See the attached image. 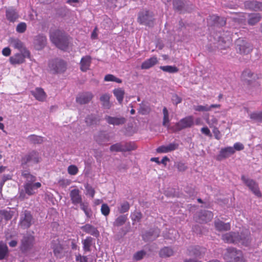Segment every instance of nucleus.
<instances>
[{
	"mask_svg": "<svg viewBox=\"0 0 262 262\" xmlns=\"http://www.w3.org/2000/svg\"><path fill=\"white\" fill-rule=\"evenodd\" d=\"M206 122L211 127L212 126L217 124L218 120L214 116H212L210 119L208 118L206 119Z\"/></svg>",
	"mask_w": 262,
	"mask_h": 262,
	"instance_id": "680f3d73",
	"label": "nucleus"
},
{
	"mask_svg": "<svg viewBox=\"0 0 262 262\" xmlns=\"http://www.w3.org/2000/svg\"><path fill=\"white\" fill-rule=\"evenodd\" d=\"M173 254V250L168 247H165L160 250L159 255L161 257L166 258L170 257Z\"/></svg>",
	"mask_w": 262,
	"mask_h": 262,
	"instance_id": "c9c22d12",
	"label": "nucleus"
},
{
	"mask_svg": "<svg viewBox=\"0 0 262 262\" xmlns=\"http://www.w3.org/2000/svg\"><path fill=\"white\" fill-rule=\"evenodd\" d=\"M214 138L217 140H220L221 138V132L216 127H214L212 130Z\"/></svg>",
	"mask_w": 262,
	"mask_h": 262,
	"instance_id": "774afa93",
	"label": "nucleus"
},
{
	"mask_svg": "<svg viewBox=\"0 0 262 262\" xmlns=\"http://www.w3.org/2000/svg\"><path fill=\"white\" fill-rule=\"evenodd\" d=\"M6 17L10 23L15 22L19 17L17 10L13 7H10L6 10Z\"/></svg>",
	"mask_w": 262,
	"mask_h": 262,
	"instance_id": "2eb2a0df",
	"label": "nucleus"
},
{
	"mask_svg": "<svg viewBox=\"0 0 262 262\" xmlns=\"http://www.w3.org/2000/svg\"><path fill=\"white\" fill-rule=\"evenodd\" d=\"M178 234V232L174 229H169L168 231V235L166 236L165 237L172 240H174L176 239Z\"/></svg>",
	"mask_w": 262,
	"mask_h": 262,
	"instance_id": "6e6d98bb",
	"label": "nucleus"
},
{
	"mask_svg": "<svg viewBox=\"0 0 262 262\" xmlns=\"http://www.w3.org/2000/svg\"><path fill=\"white\" fill-rule=\"evenodd\" d=\"M51 41L58 48L66 50L69 46V38L64 32L59 29H51L49 33Z\"/></svg>",
	"mask_w": 262,
	"mask_h": 262,
	"instance_id": "f257e3e1",
	"label": "nucleus"
},
{
	"mask_svg": "<svg viewBox=\"0 0 262 262\" xmlns=\"http://www.w3.org/2000/svg\"><path fill=\"white\" fill-rule=\"evenodd\" d=\"M174 166L177 169L178 171L180 172L185 171L188 168L186 163L183 161L176 162Z\"/></svg>",
	"mask_w": 262,
	"mask_h": 262,
	"instance_id": "79ce46f5",
	"label": "nucleus"
},
{
	"mask_svg": "<svg viewBox=\"0 0 262 262\" xmlns=\"http://www.w3.org/2000/svg\"><path fill=\"white\" fill-rule=\"evenodd\" d=\"M250 118L257 121L262 122V112L259 113H253L251 114Z\"/></svg>",
	"mask_w": 262,
	"mask_h": 262,
	"instance_id": "4d7b16f0",
	"label": "nucleus"
},
{
	"mask_svg": "<svg viewBox=\"0 0 262 262\" xmlns=\"http://www.w3.org/2000/svg\"><path fill=\"white\" fill-rule=\"evenodd\" d=\"M163 119L162 124L164 126L166 127L167 129H170L169 128V113L166 107H164L163 109Z\"/></svg>",
	"mask_w": 262,
	"mask_h": 262,
	"instance_id": "4c0bfd02",
	"label": "nucleus"
},
{
	"mask_svg": "<svg viewBox=\"0 0 262 262\" xmlns=\"http://www.w3.org/2000/svg\"><path fill=\"white\" fill-rule=\"evenodd\" d=\"M127 219L126 215H121L119 216L114 221L113 225L115 226L119 227L124 225Z\"/></svg>",
	"mask_w": 262,
	"mask_h": 262,
	"instance_id": "58836bf2",
	"label": "nucleus"
},
{
	"mask_svg": "<svg viewBox=\"0 0 262 262\" xmlns=\"http://www.w3.org/2000/svg\"><path fill=\"white\" fill-rule=\"evenodd\" d=\"M25 190L27 194L30 195L35 193V186H34L33 181H29L25 186Z\"/></svg>",
	"mask_w": 262,
	"mask_h": 262,
	"instance_id": "e433bc0d",
	"label": "nucleus"
},
{
	"mask_svg": "<svg viewBox=\"0 0 262 262\" xmlns=\"http://www.w3.org/2000/svg\"><path fill=\"white\" fill-rule=\"evenodd\" d=\"M0 213L6 221L10 220L13 215L12 213L10 211L6 210L1 211Z\"/></svg>",
	"mask_w": 262,
	"mask_h": 262,
	"instance_id": "052dcab7",
	"label": "nucleus"
},
{
	"mask_svg": "<svg viewBox=\"0 0 262 262\" xmlns=\"http://www.w3.org/2000/svg\"><path fill=\"white\" fill-rule=\"evenodd\" d=\"M22 176L24 179L27 180H34L35 177L30 174V172L28 170H24L22 172Z\"/></svg>",
	"mask_w": 262,
	"mask_h": 262,
	"instance_id": "e2e57ef3",
	"label": "nucleus"
},
{
	"mask_svg": "<svg viewBox=\"0 0 262 262\" xmlns=\"http://www.w3.org/2000/svg\"><path fill=\"white\" fill-rule=\"evenodd\" d=\"M174 9L178 11H182L184 6L183 0H174L173 3Z\"/></svg>",
	"mask_w": 262,
	"mask_h": 262,
	"instance_id": "8fccbe9b",
	"label": "nucleus"
},
{
	"mask_svg": "<svg viewBox=\"0 0 262 262\" xmlns=\"http://www.w3.org/2000/svg\"><path fill=\"white\" fill-rule=\"evenodd\" d=\"M93 238L91 236H88L82 241L83 249L85 252L91 251V247L93 245Z\"/></svg>",
	"mask_w": 262,
	"mask_h": 262,
	"instance_id": "f704fd0d",
	"label": "nucleus"
},
{
	"mask_svg": "<svg viewBox=\"0 0 262 262\" xmlns=\"http://www.w3.org/2000/svg\"><path fill=\"white\" fill-rule=\"evenodd\" d=\"M206 249L199 246H189L187 250V254L196 258H202L205 254Z\"/></svg>",
	"mask_w": 262,
	"mask_h": 262,
	"instance_id": "9d476101",
	"label": "nucleus"
},
{
	"mask_svg": "<svg viewBox=\"0 0 262 262\" xmlns=\"http://www.w3.org/2000/svg\"><path fill=\"white\" fill-rule=\"evenodd\" d=\"M34 243V237L33 236L24 237L21 241V249L23 251H27L32 248Z\"/></svg>",
	"mask_w": 262,
	"mask_h": 262,
	"instance_id": "4468645a",
	"label": "nucleus"
},
{
	"mask_svg": "<svg viewBox=\"0 0 262 262\" xmlns=\"http://www.w3.org/2000/svg\"><path fill=\"white\" fill-rule=\"evenodd\" d=\"M81 229L83 231L86 233L90 234L96 237L99 236V232L97 229L92 225L86 224L85 225L82 226Z\"/></svg>",
	"mask_w": 262,
	"mask_h": 262,
	"instance_id": "393cba45",
	"label": "nucleus"
},
{
	"mask_svg": "<svg viewBox=\"0 0 262 262\" xmlns=\"http://www.w3.org/2000/svg\"><path fill=\"white\" fill-rule=\"evenodd\" d=\"M261 77V75L258 76L257 74L252 73L250 70L246 69L243 72L241 78L242 80L245 81L247 83V84L249 85L253 80L258 79Z\"/></svg>",
	"mask_w": 262,
	"mask_h": 262,
	"instance_id": "f8f14e48",
	"label": "nucleus"
},
{
	"mask_svg": "<svg viewBox=\"0 0 262 262\" xmlns=\"http://www.w3.org/2000/svg\"><path fill=\"white\" fill-rule=\"evenodd\" d=\"M162 71L169 73H175L178 72L179 69L176 66H161L160 68Z\"/></svg>",
	"mask_w": 262,
	"mask_h": 262,
	"instance_id": "c03bdc74",
	"label": "nucleus"
},
{
	"mask_svg": "<svg viewBox=\"0 0 262 262\" xmlns=\"http://www.w3.org/2000/svg\"><path fill=\"white\" fill-rule=\"evenodd\" d=\"M40 160L41 157L39 154L35 150H32L22 157L21 164L22 165L30 162L33 164H37L40 162Z\"/></svg>",
	"mask_w": 262,
	"mask_h": 262,
	"instance_id": "1a4fd4ad",
	"label": "nucleus"
},
{
	"mask_svg": "<svg viewBox=\"0 0 262 262\" xmlns=\"http://www.w3.org/2000/svg\"><path fill=\"white\" fill-rule=\"evenodd\" d=\"M30 141L33 144H41L43 142V138L35 135H31L28 137Z\"/></svg>",
	"mask_w": 262,
	"mask_h": 262,
	"instance_id": "a19ab883",
	"label": "nucleus"
},
{
	"mask_svg": "<svg viewBox=\"0 0 262 262\" xmlns=\"http://www.w3.org/2000/svg\"><path fill=\"white\" fill-rule=\"evenodd\" d=\"M105 119L109 124H112L113 125H122L124 124L126 121V119L123 117H116L106 116L105 117Z\"/></svg>",
	"mask_w": 262,
	"mask_h": 262,
	"instance_id": "5701e85b",
	"label": "nucleus"
},
{
	"mask_svg": "<svg viewBox=\"0 0 262 262\" xmlns=\"http://www.w3.org/2000/svg\"><path fill=\"white\" fill-rule=\"evenodd\" d=\"M104 80L105 81H113L118 83H121L122 80L119 78L116 77L112 74H107L105 76Z\"/></svg>",
	"mask_w": 262,
	"mask_h": 262,
	"instance_id": "de8ad7c7",
	"label": "nucleus"
},
{
	"mask_svg": "<svg viewBox=\"0 0 262 262\" xmlns=\"http://www.w3.org/2000/svg\"><path fill=\"white\" fill-rule=\"evenodd\" d=\"M138 22L141 25H149L152 21V15L147 10H143L139 13Z\"/></svg>",
	"mask_w": 262,
	"mask_h": 262,
	"instance_id": "9b49d317",
	"label": "nucleus"
},
{
	"mask_svg": "<svg viewBox=\"0 0 262 262\" xmlns=\"http://www.w3.org/2000/svg\"><path fill=\"white\" fill-rule=\"evenodd\" d=\"M124 152L129 151L137 148L136 144L133 142L122 143Z\"/></svg>",
	"mask_w": 262,
	"mask_h": 262,
	"instance_id": "37998d69",
	"label": "nucleus"
},
{
	"mask_svg": "<svg viewBox=\"0 0 262 262\" xmlns=\"http://www.w3.org/2000/svg\"><path fill=\"white\" fill-rule=\"evenodd\" d=\"M222 239L228 244H236L241 242L243 245L248 246L251 242L250 235L247 232L246 235H239L238 233L230 232L222 235Z\"/></svg>",
	"mask_w": 262,
	"mask_h": 262,
	"instance_id": "f03ea898",
	"label": "nucleus"
},
{
	"mask_svg": "<svg viewBox=\"0 0 262 262\" xmlns=\"http://www.w3.org/2000/svg\"><path fill=\"white\" fill-rule=\"evenodd\" d=\"M79 205L80 209L83 211L86 216L89 219L91 218L93 215V212L91 208L90 207L89 203L85 201H83Z\"/></svg>",
	"mask_w": 262,
	"mask_h": 262,
	"instance_id": "c85d7f7f",
	"label": "nucleus"
},
{
	"mask_svg": "<svg viewBox=\"0 0 262 262\" xmlns=\"http://www.w3.org/2000/svg\"><path fill=\"white\" fill-rule=\"evenodd\" d=\"M158 62L157 58L153 56L146 60H145L141 64V68L142 69H148Z\"/></svg>",
	"mask_w": 262,
	"mask_h": 262,
	"instance_id": "cd10ccee",
	"label": "nucleus"
},
{
	"mask_svg": "<svg viewBox=\"0 0 262 262\" xmlns=\"http://www.w3.org/2000/svg\"><path fill=\"white\" fill-rule=\"evenodd\" d=\"M34 47L37 50L43 49L47 44V38L43 35H37L34 41Z\"/></svg>",
	"mask_w": 262,
	"mask_h": 262,
	"instance_id": "6ab92c4d",
	"label": "nucleus"
},
{
	"mask_svg": "<svg viewBox=\"0 0 262 262\" xmlns=\"http://www.w3.org/2000/svg\"><path fill=\"white\" fill-rule=\"evenodd\" d=\"M93 98V95L91 92H84L80 94L76 98V102L80 104L89 103Z\"/></svg>",
	"mask_w": 262,
	"mask_h": 262,
	"instance_id": "f3484780",
	"label": "nucleus"
},
{
	"mask_svg": "<svg viewBox=\"0 0 262 262\" xmlns=\"http://www.w3.org/2000/svg\"><path fill=\"white\" fill-rule=\"evenodd\" d=\"M129 209V204L127 202H124L121 204L118 210L120 213H123L127 212Z\"/></svg>",
	"mask_w": 262,
	"mask_h": 262,
	"instance_id": "864d4df0",
	"label": "nucleus"
},
{
	"mask_svg": "<svg viewBox=\"0 0 262 262\" xmlns=\"http://www.w3.org/2000/svg\"><path fill=\"white\" fill-rule=\"evenodd\" d=\"M142 215L140 212H135L132 215V219L134 221L139 222L142 218Z\"/></svg>",
	"mask_w": 262,
	"mask_h": 262,
	"instance_id": "338daca9",
	"label": "nucleus"
},
{
	"mask_svg": "<svg viewBox=\"0 0 262 262\" xmlns=\"http://www.w3.org/2000/svg\"><path fill=\"white\" fill-rule=\"evenodd\" d=\"M48 67L50 72L54 74H62L67 69V62L62 59L55 58L49 61Z\"/></svg>",
	"mask_w": 262,
	"mask_h": 262,
	"instance_id": "20e7f679",
	"label": "nucleus"
},
{
	"mask_svg": "<svg viewBox=\"0 0 262 262\" xmlns=\"http://www.w3.org/2000/svg\"><path fill=\"white\" fill-rule=\"evenodd\" d=\"M179 144L176 143H171L167 145H162L158 147L156 151L158 153H167L178 149Z\"/></svg>",
	"mask_w": 262,
	"mask_h": 262,
	"instance_id": "412c9836",
	"label": "nucleus"
},
{
	"mask_svg": "<svg viewBox=\"0 0 262 262\" xmlns=\"http://www.w3.org/2000/svg\"><path fill=\"white\" fill-rule=\"evenodd\" d=\"M235 153L234 149L231 146H228L221 149L219 154L216 156L217 161H221L224 159L229 157Z\"/></svg>",
	"mask_w": 262,
	"mask_h": 262,
	"instance_id": "ddd939ff",
	"label": "nucleus"
},
{
	"mask_svg": "<svg viewBox=\"0 0 262 262\" xmlns=\"http://www.w3.org/2000/svg\"><path fill=\"white\" fill-rule=\"evenodd\" d=\"M213 217L212 213L209 211H201L199 213L198 218L196 219V221L200 223H207Z\"/></svg>",
	"mask_w": 262,
	"mask_h": 262,
	"instance_id": "aec40b11",
	"label": "nucleus"
},
{
	"mask_svg": "<svg viewBox=\"0 0 262 262\" xmlns=\"http://www.w3.org/2000/svg\"><path fill=\"white\" fill-rule=\"evenodd\" d=\"M113 92L119 103L121 104L125 94L124 90L122 88H117L113 90Z\"/></svg>",
	"mask_w": 262,
	"mask_h": 262,
	"instance_id": "2f4dec72",
	"label": "nucleus"
},
{
	"mask_svg": "<svg viewBox=\"0 0 262 262\" xmlns=\"http://www.w3.org/2000/svg\"><path fill=\"white\" fill-rule=\"evenodd\" d=\"M99 121L100 119L93 115H89L85 118V122L88 125L96 124L97 123L99 122Z\"/></svg>",
	"mask_w": 262,
	"mask_h": 262,
	"instance_id": "ea45409f",
	"label": "nucleus"
},
{
	"mask_svg": "<svg viewBox=\"0 0 262 262\" xmlns=\"http://www.w3.org/2000/svg\"><path fill=\"white\" fill-rule=\"evenodd\" d=\"M139 108L138 110L139 113L142 115H145L149 112V108L148 106H146L143 102H141L139 104Z\"/></svg>",
	"mask_w": 262,
	"mask_h": 262,
	"instance_id": "3c124183",
	"label": "nucleus"
},
{
	"mask_svg": "<svg viewBox=\"0 0 262 262\" xmlns=\"http://www.w3.org/2000/svg\"><path fill=\"white\" fill-rule=\"evenodd\" d=\"M85 187L86 190V194L90 195L92 198H93L95 192L94 189L88 184L85 185Z\"/></svg>",
	"mask_w": 262,
	"mask_h": 262,
	"instance_id": "0e129e2a",
	"label": "nucleus"
},
{
	"mask_svg": "<svg viewBox=\"0 0 262 262\" xmlns=\"http://www.w3.org/2000/svg\"><path fill=\"white\" fill-rule=\"evenodd\" d=\"M244 183L257 197H261L258 184L255 181H244Z\"/></svg>",
	"mask_w": 262,
	"mask_h": 262,
	"instance_id": "4be33fe9",
	"label": "nucleus"
},
{
	"mask_svg": "<svg viewBox=\"0 0 262 262\" xmlns=\"http://www.w3.org/2000/svg\"><path fill=\"white\" fill-rule=\"evenodd\" d=\"M245 6L247 9L251 10L257 11H262V3L257 1H248L245 4Z\"/></svg>",
	"mask_w": 262,
	"mask_h": 262,
	"instance_id": "a878e982",
	"label": "nucleus"
},
{
	"mask_svg": "<svg viewBox=\"0 0 262 262\" xmlns=\"http://www.w3.org/2000/svg\"><path fill=\"white\" fill-rule=\"evenodd\" d=\"M22 53H16L9 58V61L11 64H20L25 61V58H30V52L26 48L23 49V51H21Z\"/></svg>",
	"mask_w": 262,
	"mask_h": 262,
	"instance_id": "6e6552de",
	"label": "nucleus"
},
{
	"mask_svg": "<svg viewBox=\"0 0 262 262\" xmlns=\"http://www.w3.org/2000/svg\"><path fill=\"white\" fill-rule=\"evenodd\" d=\"M261 18L259 13L250 14L248 15V23L250 26H254L258 23Z\"/></svg>",
	"mask_w": 262,
	"mask_h": 262,
	"instance_id": "473e14b6",
	"label": "nucleus"
},
{
	"mask_svg": "<svg viewBox=\"0 0 262 262\" xmlns=\"http://www.w3.org/2000/svg\"><path fill=\"white\" fill-rule=\"evenodd\" d=\"M235 46L237 52L241 54H248L253 50L252 45L241 38L236 40Z\"/></svg>",
	"mask_w": 262,
	"mask_h": 262,
	"instance_id": "423d86ee",
	"label": "nucleus"
},
{
	"mask_svg": "<svg viewBox=\"0 0 262 262\" xmlns=\"http://www.w3.org/2000/svg\"><path fill=\"white\" fill-rule=\"evenodd\" d=\"M91 60L90 56L86 55L82 57L80 62V70L83 72L88 70L91 64Z\"/></svg>",
	"mask_w": 262,
	"mask_h": 262,
	"instance_id": "bb28decb",
	"label": "nucleus"
},
{
	"mask_svg": "<svg viewBox=\"0 0 262 262\" xmlns=\"http://www.w3.org/2000/svg\"><path fill=\"white\" fill-rule=\"evenodd\" d=\"M34 223V219L31 212L25 210L21 213L18 226L21 228L26 229L29 228Z\"/></svg>",
	"mask_w": 262,
	"mask_h": 262,
	"instance_id": "0eeeda50",
	"label": "nucleus"
},
{
	"mask_svg": "<svg viewBox=\"0 0 262 262\" xmlns=\"http://www.w3.org/2000/svg\"><path fill=\"white\" fill-rule=\"evenodd\" d=\"M194 124V119L192 116H188L181 119L179 122H177L173 126L170 127V129L174 133L178 132L182 129L190 128Z\"/></svg>",
	"mask_w": 262,
	"mask_h": 262,
	"instance_id": "39448f33",
	"label": "nucleus"
},
{
	"mask_svg": "<svg viewBox=\"0 0 262 262\" xmlns=\"http://www.w3.org/2000/svg\"><path fill=\"white\" fill-rule=\"evenodd\" d=\"M31 93L35 99L39 101H43L46 99V93L42 88H37L34 91H32Z\"/></svg>",
	"mask_w": 262,
	"mask_h": 262,
	"instance_id": "b1692460",
	"label": "nucleus"
},
{
	"mask_svg": "<svg viewBox=\"0 0 262 262\" xmlns=\"http://www.w3.org/2000/svg\"><path fill=\"white\" fill-rule=\"evenodd\" d=\"M9 43L12 47L15 49H17L20 51H23V49L26 48L24 47L23 42L18 38H10Z\"/></svg>",
	"mask_w": 262,
	"mask_h": 262,
	"instance_id": "7c9ffc66",
	"label": "nucleus"
},
{
	"mask_svg": "<svg viewBox=\"0 0 262 262\" xmlns=\"http://www.w3.org/2000/svg\"><path fill=\"white\" fill-rule=\"evenodd\" d=\"M224 259L227 262H246L242 251L234 247H229L226 249Z\"/></svg>",
	"mask_w": 262,
	"mask_h": 262,
	"instance_id": "7ed1b4c3",
	"label": "nucleus"
},
{
	"mask_svg": "<svg viewBox=\"0 0 262 262\" xmlns=\"http://www.w3.org/2000/svg\"><path fill=\"white\" fill-rule=\"evenodd\" d=\"M160 233L158 228L150 229L143 235V239L145 242L153 241L159 237Z\"/></svg>",
	"mask_w": 262,
	"mask_h": 262,
	"instance_id": "dca6fc26",
	"label": "nucleus"
},
{
	"mask_svg": "<svg viewBox=\"0 0 262 262\" xmlns=\"http://www.w3.org/2000/svg\"><path fill=\"white\" fill-rule=\"evenodd\" d=\"M110 97L111 95L108 93L104 94L100 97V100L104 108L108 109L111 107V104L110 101Z\"/></svg>",
	"mask_w": 262,
	"mask_h": 262,
	"instance_id": "72a5a7b5",
	"label": "nucleus"
},
{
	"mask_svg": "<svg viewBox=\"0 0 262 262\" xmlns=\"http://www.w3.org/2000/svg\"><path fill=\"white\" fill-rule=\"evenodd\" d=\"M146 255V252L144 250L139 251L133 255V259L136 261L142 259Z\"/></svg>",
	"mask_w": 262,
	"mask_h": 262,
	"instance_id": "603ef678",
	"label": "nucleus"
},
{
	"mask_svg": "<svg viewBox=\"0 0 262 262\" xmlns=\"http://www.w3.org/2000/svg\"><path fill=\"white\" fill-rule=\"evenodd\" d=\"M70 196L73 204L75 206L79 205L83 202L80 191L77 189L72 190L70 193Z\"/></svg>",
	"mask_w": 262,
	"mask_h": 262,
	"instance_id": "a211bd4d",
	"label": "nucleus"
},
{
	"mask_svg": "<svg viewBox=\"0 0 262 262\" xmlns=\"http://www.w3.org/2000/svg\"><path fill=\"white\" fill-rule=\"evenodd\" d=\"M215 228L219 231H226L230 229L229 223H225L221 221H217L214 223Z\"/></svg>",
	"mask_w": 262,
	"mask_h": 262,
	"instance_id": "c756f323",
	"label": "nucleus"
},
{
	"mask_svg": "<svg viewBox=\"0 0 262 262\" xmlns=\"http://www.w3.org/2000/svg\"><path fill=\"white\" fill-rule=\"evenodd\" d=\"M194 110L198 112H208L209 111V106L206 105H198L194 107Z\"/></svg>",
	"mask_w": 262,
	"mask_h": 262,
	"instance_id": "69168bd1",
	"label": "nucleus"
},
{
	"mask_svg": "<svg viewBox=\"0 0 262 262\" xmlns=\"http://www.w3.org/2000/svg\"><path fill=\"white\" fill-rule=\"evenodd\" d=\"M27 29V25L24 22L19 23L16 28V31L19 33H24Z\"/></svg>",
	"mask_w": 262,
	"mask_h": 262,
	"instance_id": "5fc2aeb1",
	"label": "nucleus"
},
{
	"mask_svg": "<svg viewBox=\"0 0 262 262\" xmlns=\"http://www.w3.org/2000/svg\"><path fill=\"white\" fill-rule=\"evenodd\" d=\"M101 212L104 216H107L110 212V209L106 204H103L101 207Z\"/></svg>",
	"mask_w": 262,
	"mask_h": 262,
	"instance_id": "13d9d810",
	"label": "nucleus"
},
{
	"mask_svg": "<svg viewBox=\"0 0 262 262\" xmlns=\"http://www.w3.org/2000/svg\"><path fill=\"white\" fill-rule=\"evenodd\" d=\"M110 149L111 151H115V152H124L122 143H117L114 144L110 146Z\"/></svg>",
	"mask_w": 262,
	"mask_h": 262,
	"instance_id": "09e8293b",
	"label": "nucleus"
},
{
	"mask_svg": "<svg viewBox=\"0 0 262 262\" xmlns=\"http://www.w3.org/2000/svg\"><path fill=\"white\" fill-rule=\"evenodd\" d=\"M78 169L74 165H71L68 168V172L71 175H75L78 173Z\"/></svg>",
	"mask_w": 262,
	"mask_h": 262,
	"instance_id": "bf43d9fd",
	"label": "nucleus"
},
{
	"mask_svg": "<svg viewBox=\"0 0 262 262\" xmlns=\"http://www.w3.org/2000/svg\"><path fill=\"white\" fill-rule=\"evenodd\" d=\"M63 247L62 245L58 244L53 247V252L55 256L60 258L62 256Z\"/></svg>",
	"mask_w": 262,
	"mask_h": 262,
	"instance_id": "a18cd8bd",
	"label": "nucleus"
},
{
	"mask_svg": "<svg viewBox=\"0 0 262 262\" xmlns=\"http://www.w3.org/2000/svg\"><path fill=\"white\" fill-rule=\"evenodd\" d=\"M8 252V247L7 245L2 242H0V260L3 259Z\"/></svg>",
	"mask_w": 262,
	"mask_h": 262,
	"instance_id": "49530a36",
	"label": "nucleus"
}]
</instances>
